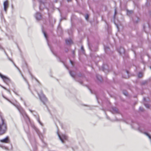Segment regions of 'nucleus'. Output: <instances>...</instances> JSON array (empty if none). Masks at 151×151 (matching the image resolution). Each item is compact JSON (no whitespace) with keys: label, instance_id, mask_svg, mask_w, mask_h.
<instances>
[{"label":"nucleus","instance_id":"obj_1","mask_svg":"<svg viewBox=\"0 0 151 151\" xmlns=\"http://www.w3.org/2000/svg\"><path fill=\"white\" fill-rule=\"evenodd\" d=\"M7 129V127L2 116L0 117V134L5 133Z\"/></svg>","mask_w":151,"mask_h":151},{"label":"nucleus","instance_id":"obj_2","mask_svg":"<svg viewBox=\"0 0 151 151\" xmlns=\"http://www.w3.org/2000/svg\"><path fill=\"white\" fill-rule=\"evenodd\" d=\"M132 128L136 130H138L139 132L142 133L145 135L147 136L151 141V137L150 134L146 132H143L142 129L139 127V125L137 123H134L131 125Z\"/></svg>","mask_w":151,"mask_h":151},{"label":"nucleus","instance_id":"obj_3","mask_svg":"<svg viewBox=\"0 0 151 151\" xmlns=\"http://www.w3.org/2000/svg\"><path fill=\"white\" fill-rule=\"evenodd\" d=\"M16 107L24 118L26 122L27 123L29 122V118L23 108L20 106L18 105L16 106Z\"/></svg>","mask_w":151,"mask_h":151},{"label":"nucleus","instance_id":"obj_4","mask_svg":"<svg viewBox=\"0 0 151 151\" xmlns=\"http://www.w3.org/2000/svg\"><path fill=\"white\" fill-rule=\"evenodd\" d=\"M37 93L40 101L44 104L45 105L46 103L47 102V99L42 93V91H41L39 93L37 92Z\"/></svg>","mask_w":151,"mask_h":151},{"label":"nucleus","instance_id":"obj_5","mask_svg":"<svg viewBox=\"0 0 151 151\" xmlns=\"http://www.w3.org/2000/svg\"><path fill=\"white\" fill-rule=\"evenodd\" d=\"M58 136L63 143H64V141L67 139V136L64 134H62L61 135H60L58 133H57Z\"/></svg>","mask_w":151,"mask_h":151},{"label":"nucleus","instance_id":"obj_6","mask_svg":"<svg viewBox=\"0 0 151 151\" xmlns=\"http://www.w3.org/2000/svg\"><path fill=\"white\" fill-rule=\"evenodd\" d=\"M0 77L3 79V80L4 81V82L6 84H7L10 81V80L7 77L5 76L2 75L0 73Z\"/></svg>","mask_w":151,"mask_h":151},{"label":"nucleus","instance_id":"obj_7","mask_svg":"<svg viewBox=\"0 0 151 151\" xmlns=\"http://www.w3.org/2000/svg\"><path fill=\"white\" fill-rule=\"evenodd\" d=\"M117 50L120 55L123 56L125 54V50L122 47H120L119 48L117 49Z\"/></svg>","mask_w":151,"mask_h":151},{"label":"nucleus","instance_id":"obj_8","mask_svg":"<svg viewBox=\"0 0 151 151\" xmlns=\"http://www.w3.org/2000/svg\"><path fill=\"white\" fill-rule=\"evenodd\" d=\"M102 70L106 73L109 71V69L108 66L106 64H104L102 67Z\"/></svg>","mask_w":151,"mask_h":151},{"label":"nucleus","instance_id":"obj_9","mask_svg":"<svg viewBox=\"0 0 151 151\" xmlns=\"http://www.w3.org/2000/svg\"><path fill=\"white\" fill-rule=\"evenodd\" d=\"M10 141L9 137L7 136H6L5 138L0 140V142L2 143H9Z\"/></svg>","mask_w":151,"mask_h":151},{"label":"nucleus","instance_id":"obj_10","mask_svg":"<svg viewBox=\"0 0 151 151\" xmlns=\"http://www.w3.org/2000/svg\"><path fill=\"white\" fill-rule=\"evenodd\" d=\"M35 17L37 20L39 21L41 19L42 16L40 13L37 12L35 15Z\"/></svg>","mask_w":151,"mask_h":151},{"label":"nucleus","instance_id":"obj_11","mask_svg":"<svg viewBox=\"0 0 151 151\" xmlns=\"http://www.w3.org/2000/svg\"><path fill=\"white\" fill-rule=\"evenodd\" d=\"M35 130L36 131L37 134H38V136H39V137L41 139H42V138L43 137V136L42 133H41L39 131V130L37 129V128H36V127H34V128Z\"/></svg>","mask_w":151,"mask_h":151},{"label":"nucleus","instance_id":"obj_12","mask_svg":"<svg viewBox=\"0 0 151 151\" xmlns=\"http://www.w3.org/2000/svg\"><path fill=\"white\" fill-rule=\"evenodd\" d=\"M8 6V2L7 0H6L4 2V10L6 12L7 11Z\"/></svg>","mask_w":151,"mask_h":151},{"label":"nucleus","instance_id":"obj_13","mask_svg":"<svg viewBox=\"0 0 151 151\" xmlns=\"http://www.w3.org/2000/svg\"><path fill=\"white\" fill-rule=\"evenodd\" d=\"M111 111L113 114L118 113V111L117 109L114 107H112Z\"/></svg>","mask_w":151,"mask_h":151},{"label":"nucleus","instance_id":"obj_14","mask_svg":"<svg viewBox=\"0 0 151 151\" xmlns=\"http://www.w3.org/2000/svg\"><path fill=\"white\" fill-rule=\"evenodd\" d=\"M65 43L67 45H70L73 43L71 40L70 39H67L65 40Z\"/></svg>","mask_w":151,"mask_h":151},{"label":"nucleus","instance_id":"obj_15","mask_svg":"<svg viewBox=\"0 0 151 151\" xmlns=\"http://www.w3.org/2000/svg\"><path fill=\"white\" fill-rule=\"evenodd\" d=\"M39 2L40 3L39 8L40 10L42 9V5H44V3L43 2L42 0H39Z\"/></svg>","mask_w":151,"mask_h":151},{"label":"nucleus","instance_id":"obj_16","mask_svg":"<svg viewBox=\"0 0 151 151\" xmlns=\"http://www.w3.org/2000/svg\"><path fill=\"white\" fill-rule=\"evenodd\" d=\"M125 74L123 76V77L125 78H127L129 77V72L127 70H126L125 72Z\"/></svg>","mask_w":151,"mask_h":151},{"label":"nucleus","instance_id":"obj_17","mask_svg":"<svg viewBox=\"0 0 151 151\" xmlns=\"http://www.w3.org/2000/svg\"><path fill=\"white\" fill-rule=\"evenodd\" d=\"M96 78L98 80L100 81H101L102 80V78L101 76L99 74H97L96 76Z\"/></svg>","mask_w":151,"mask_h":151},{"label":"nucleus","instance_id":"obj_18","mask_svg":"<svg viewBox=\"0 0 151 151\" xmlns=\"http://www.w3.org/2000/svg\"><path fill=\"white\" fill-rule=\"evenodd\" d=\"M8 59L9 60L12 61L13 63V64L14 65V66L15 67L19 70V71L20 72H21L20 70L19 69V68L13 62L12 60L10 57H8Z\"/></svg>","mask_w":151,"mask_h":151},{"label":"nucleus","instance_id":"obj_19","mask_svg":"<svg viewBox=\"0 0 151 151\" xmlns=\"http://www.w3.org/2000/svg\"><path fill=\"white\" fill-rule=\"evenodd\" d=\"M69 72L70 75L71 76V77H72L74 78L75 79V77H76V76H75L74 73L71 71H69Z\"/></svg>","mask_w":151,"mask_h":151},{"label":"nucleus","instance_id":"obj_20","mask_svg":"<svg viewBox=\"0 0 151 151\" xmlns=\"http://www.w3.org/2000/svg\"><path fill=\"white\" fill-rule=\"evenodd\" d=\"M36 119H37V121L39 123V124L41 125L42 126V124L40 121V119H39V117L38 116H36Z\"/></svg>","mask_w":151,"mask_h":151},{"label":"nucleus","instance_id":"obj_21","mask_svg":"<svg viewBox=\"0 0 151 151\" xmlns=\"http://www.w3.org/2000/svg\"><path fill=\"white\" fill-rule=\"evenodd\" d=\"M43 34L44 35V37H45L46 38V39L47 40V43L48 45H49V44H48V41H47V35L46 33L45 32H43Z\"/></svg>","mask_w":151,"mask_h":151},{"label":"nucleus","instance_id":"obj_22","mask_svg":"<svg viewBox=\"0 0 151 151\" xmlns=\"http://www.w3.org/2000/svg\"><path fill=\"white\" fill-rule=\"evenodd\" d=\"M139 19L138 17H137V19L136 20H133V21H134V22L135 23H137L139 22Z\"/></svg>","mask_w":151,"mask_h":151},{"label":"nucleus","instance_id":"obj_23","mask_svg":"<svg viewBox=\"0 0 151 151\" xmlns=\"http://www.w3.org/2000/svg\"><path fill=\"white\" fill-rule=\"evenodd\" d=\"M123 94L126 96H127L128 94V93L126 91H123Z\"/></svg>","mask_w":151,"mask_h":151},{"label":"nucleus","instance_id":"obj_24","mask_svg":"<svg viewBox=\"0 0 151 151\" xmlns=\"http://www.w3.org/2000/svg\"><path fill=\"white\" fill-rule=\"evenodd\" d=\"M138 76L139 78H141L142 76V73L140 72L138 74Z\"/></svg>","mask_w":151,"mask_h":151},{"label":"nucleus","instance_id":"obj_25","mask_svg":"<svg viewBox=\"0 0 151 151\" xmlns=\"http://www.w3.org/2000/svg\"><path fill=\"white\" fill-rule=\"evenodd\" d=\"M132 12V11H127V14H131Z\"/></svg>","mask_w":151,"mask_h":151},{"label":"nucleus","instance_id":"obj_26","mask_svg":"<svg viewBox=\"0 0 151 151\" xmlns=\"http://www.w3.org/2000/svg\"><path fill=\"white\" fill-rule=\"evenodd\" d=\"M81 50L82 51V52H84V47L83 46H82L81 47Z\"/></svg>","mask_w":151,"mask_h":151},{"label":"nucleus","instance_id":"obj_27","mask_svg":"<svg viewBox=\"0 0 151 151\" xmlns=\"http://www.w3.org/2000/svg\"><path fill=\"white\" fill-rule=\"evenodd\" d=\"M145 105L147 108H149L150 106H149V105L147 104H145Z\"/></svg>","mask_w":151,"mask_h":151},{"label":"nucleus","instance_id":"obj_28","mask_svg":"<svg viewBox=\"0 0 151 151\" xmlns=\"http://www.w3.org/2000/svg\"><path fill=\"white\" fill-rule=\"evenodd\" d=\"M139 110L141 111H143L144 110V109H143V108L140 107L139 108Z\"/></svg>","mask_w":151,"mask_h":151},{"label":"nucleus","instance_id":"obj_29","mask_svg":"<svg viewBox=\"0 0 151 151\" xmlns=\"http://www.w3.org/2000/svg\"><path fill=\"white\" fill-rule=\"evenodd\" d=\"M89 16L88 14H86V16L85 17L86 19L87 20Z\"/></svg>","mask_w":151,"mask_h":151},{"label":"nucleus","instance_id":"obj_30","mask_svg":"<svg viewBox=\"0 0 151 151\" xmlns=\"http://www.w3.org/2000/svg\"><path fill=\"white\" fill-rule=\"evenodd\" d=\"M116 13H117V12H116V9H115L114 14V18H115V16L116 15Z\"/></svg>","mask_w":151,"mask_h":151},{"label":"nucleus","instance_id":"obj_31","mask_svg":"<svg viewBox=\"0 0 151 151\" xmlns=\"http://www.w3.org/2000/svg\"><path fill=\"white\" fill-rule=\"evenodd\" d=\"M0 86L2 88H4V89H5V90H6V88L4 87L3 86H2L0 85Z\"/></svg>","mask_w":151,"mask_h":151},{"label":"nucleus","instance_id":"obj_32","mask_svg":"<svg viewBox=\"0 0 151 151\" xmlns=\"http://www.w3.org/2000/svg\"><path fill=\"white\" fill-rule=\"evenodd\" d=\"M70 63L72 65H73V62L71 60H70Z\"/></svg>","mask_w":151,"mask_h":151},{"label":"nucleus","instance_id":"obj_33","mask_svg":"<svg viewBox=\"0 0 151 151\" xmlns=\"http://www.w3.org/2000/svg\"><path fill=\"white\" fill-rule=\"evenodd\" d=\"M107 49H109V48L108 47H106V48H105V51H106Z\"/></svg>","mask_w":151,"mask_h":151},{"label":"nucleus","instance_id":"obj_34","mask_svg":"<svg viewBox=\"0 0 151 151\" xmlns=\"http://www.w3.org/2000/svg\"><path fill=\"white\" fill-rule=\"evenodd\" d=\"M0 49H3V48L0 45Z\"/></svg>","mask_w":151,"mask_h":151},{"label":"nucleus","instance_id":"obj_35","mask_svg":"<svg viewBox=\"0 0 151 151\" xmlns=\"http://www.w3.org/2000/svg\"><path fill=\"white\" fill-rule=\"evenodd\" d=\"M72 52V54H73V55H74V54H75V51H74V50H73Z\"/></svg>","mask_w":151,"mask_h":151},{"label":"nucleus","instance_id":"obj_36","mask_svg":"<svg viewBox=\"0 0 151 151\" xmlns=\"http://www.w3.org/2000/svg\"><path fill=\"white\" fill-rule=\"evenodd\" d=\"M2 116V114L0 112V117Z\"/></svg>","mask_w":151,"mask_h":151},{"label":"nucleus","instance_id":"obj_37","mask_svg":"<svg viewBox=\"0 0 151 151\" xmlns=\"http://www.w3.org/2000/svg\"><path fill=\"white\" fill-rule=\"evenodd\" d=\"M24 79V80L27 83V84H28V82H27V81L25 79Z\"/></svg>","mask_w":151,"mask_h":151},{"label":"nucleus","instance_id":"obj_38","mask_svg":"<svg viewBox=\"0 0 151 151\" xmlns=\"http://www.w3.org/2000/svg\"><path fill=\"white\" fill-rule=\"evenodd\" d=\"M29 110L30 112H31V113L32 112V110H31V109H29Z\"/></svg>","mask_w":151,"mask_h":151},{"label":"nucleus","instance_id":"obj_39","mask_svg":"<svg viewBox=\"0 0 151 151\" xmlns=\"http://www.w3.org/2000/svg\"><path fill=\"white\" fill-rule=\"evenodd\" d=\"M64 65H65V66L66 67V68L67 69H68V67L67 66H66V65H65L64 64Z\"/></svg>","mask_w":151,"mask_h":151},{"label":"nucleus","instance_id":"obj_40","mask_svg":"<svg viewBox=\"0 0 151 151\" xmlns=\"http://www.w3.org/2000/svg\"><path fill=\"white\" fill-rule=\"evenodd\" d=\"M68 1H71V0H67Z\"/></svg>","mask_w":151,"mask_h":151},{"label":"nucleus","instance_id":"obj_41","mask_svg":"<svg viewBox=\"0 0 151 151\" xmlns=\"http://www.w3.org/2000/svg\"><path fill=\"white\" fill-rule=\"evenodd\" d=\"M116 27H117V28L118 29V25H116Z\"/></svg>","mask_w":151,"mask_h":151},{"label":"nucleus","instance_id":"obj_42","mask_svg":"<svg viewBox=\"0 0 151 151\" xmlns=\"http://www.w3.org/2000/svg\"><path fill=\"white\" fill-rule=\"evenodd\" d=\"M24 105H25V106H26V104H25V103H24Z\"/></svg>","mask_w":151,"mask_h":151},{"label":"nucleus","instance_id":"obj_43","mask_svg":"<svg viewBox=\"0 0 151 151\" xmlns=\"http://www.w3.org/2000/svg\"><path fill=\"white\" fill-rule=\"evenodd\" d=\"M21 100H22V98H21Z\"/></svg>","mask_w":151,"mask_h":151},{"label":"nucleus","instance_id":"obj_44","mask_svg":"<svg viewBox=\"0 0 151 151\" xmlns=\"http://www.w3.org/2000/svg\"><path fill=\"white\" fill-rule=\"evenodd\" d=\"M9 101L10 102H11V103H11V101H9Z\"/></svg>","mask_w":151,"mask_h":151},{"label":"nucleus","instance_id":"obj_45","mask_svg":"<svg viewBox=\"0 0 151 151\" xmlns=\"http://www.w3.org/2000/svg\"><path fill=\"white\" fill-rule=\"evenodd\" d=\"M42 142H43V143H44V142L42 141Z\"/></svg>","mask_w":151,"mask_h":151},{"label":"nucleus","instance_id":"obj_46","mask_svg":"<svg viewBox=\"0 0 151 151\" xmlns=\"http://www.w3.org/2000/svg\"><path fill=\"white\" fill-rule=\"evenodd\" d=\"M144 100H145V98H144Z\"/></svg>","mask_w":151,"mask_h":151},{"label":"nucleus","instance_id":"obj_47","mask_svg":"<svg viewBox=\"0 0 151 151\" xmlns=\"http://www.w3.org/2000/svg\"><path fill=\"white\" fill-rule=\"evenodd\" d=\"M150 68L151 69V67H150Z\"/></svg>","mask_w":151,"mask_h":151}]
</instances>
